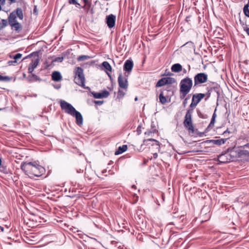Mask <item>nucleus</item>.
<instances>
[{"label":"nucleus","instance_id":"obj_52","mask_svg":"<svg viewBox=\"0 0 249 249\" xmlns=\"http://www.w3.org/2000/svg\"><path fill=\"white\" fill-rule=\"evenodd\" d=\"M77 172L78 173H81V172H83V170H81V169H80V170H78V171L77 170Z\"/></svg>","mask_w":249,"mask_h":249},{"label":"nucleus","instance_id":"obj_62","mask_svg":"<svg viewBox=\"0 0 249 249\" xmlns=\"http://www.w3.org/2000/svg\"><path fill=\"white\" fill-rule=\"evenodd\" d=\"M1 109V108H0V110Z\"/></svg>","mask_w":249,"mask_h":249},{"label":"nucleus","instance_id":"obj_28","mask_svg":"<svg viewBox=\"0 0 249 249\" xmlns=\"http://www.w3.org/2000/svg\"><path fill=\"white\" fill-rule=\"evenodd\" d=\"M102 65L107 70L111 71L112 70L111 67L109 63L107 61H104L102 63Z\"/></svg>","mask_w":249,"mask_h":249},{"label":"nucleus","instance_id":"obj_59","mask_svg":"<svg viewBox=\"0 0 249 249\" xmlns=\"http://www.w3.org/2000/svg\"><path fill=\"white\" fill-rule=\"evenodd\" d=\"M108 75L109 77L110 78H111V76H110V75L109 74H108Z\"/></svg>","mask_w":249,"mask_h":249},{"label":"nucleus","instance_id":"obj_42","mask_svg":"<svg viewBox=\"0 0 249 249\" xmlns=\"http://www.w3.org/2000/svg\"><path fill=\"white\" fill-rule=\"evenodd\" d=\"M54 88L56 89H59L61 88V85L60 84H57L56 85L53 86Z\"/></svg>","mask_w":249,"mask_h":249},{"label":"nucleus","instance_id":"obj_22","mask_svg":"<svg viewBox=\"0 0 249 249\" xmlns=\"http://www.w3.org/2000/svg\"><path fill=\"white\" fill-rule=\"evenodd\" d=\"M127 149V145H123L122 146H120L118 149L115 151V155H118L125 152Z\"/></svg>","mask_w":249,"mask_h":249},{"label":"nucleus","instance_id":"obj_10","mask_svg":"<svg viewBox=\"0 0 249 249\" xmlns=\"http://www.w3.org/2000/svg\"><path fill=\"white\" fill-rule=\"evenodd\" d=\"M84 4L81 5L80 4V7H77V8L83 9L86 14H90L93 15L94 13V11L93 7H91V3L89 0H82Z\"/></svg>","mask_w":249,"mask_h":249},{"label":"nucleus","instance_id":"obj_40","mask_svg":"<svg viewBox=\"0 0 249 249\" xmlns=\"http://www.w3.org/2000/svg\"><path fill=\"white\" fill-rule=\"evenodd\" d=\"M151 129H153L154 128H156V123H155L154 122H152L151 124Z\"/></svg>","mask_w":249,"mask_h":249},{"label":"nucleus","instance_id":"obj_37","mask_svg":"<svg viewBox=\"0 0 249 249\" xmlns=\"http://www.w3.org/2000/svg\"><path fill=\"white\" fill-rule=\"evenodd\" d=\"M184 99V100L183 102V105L184 107H185L186 105L187 104L188 100L189 99V97H187L186 98L185 97Z\"/></svg>","mask_w":249,"mask_h":249},{"label":"nucleus","instance_id":"obj_23","mask_svg":"<svg viewBox=\"0 0 249 249\" xmlns=\"http://www.w3.org/2000/svg\"><path fill=\"white\" fill-rule=\"evenodd\" d=\"M228 139L229 138L226 139H220L218 140H211V142L215 144L220 145L221 144H224Z\"/></svg>","mask_w":249,"mask_h":249},{"label":"nucleus","instance_id":"obj_32","mask_svg":"<svg viewBox=\"0 0 249 249\" xmlns=\"http://www.w3.org/2000/svg\"><path fill=\"white\" fill-rule=\"evenodd\" d=\"M89 58H90V57L89 56L83 55L79 56L78 57L77 60H78V61H84V60L89 59Z\"/></svg>","mask_w":249,"mask_h":249},{"label":"nucleus","instance_id":"obj_47","mask_svg":"<svg viewBox=\"0 0 249 249\" xmlns=\"http://www.w3.org/2000/svg\"><path fill=\"white\" fill-rule=\"evenodd\" d=\"M5 2V0H0V4L3 5L4 4Z\"/></svg>","mask_w":249,"mask_h":249},{"label":"nucleus","instance_id":"obj_14","mask_svg":"<svg viewBox=\"0 0 249 249\" xmlns=\"http://www.w3.org/2000/svg\"><path fill=\"white\" fill-rule=\"evenodd\" d=\"M171 84V78L168 77H163L161 78L160 80L158 81L156 84L157 87H162L163 86H164L166 84L168 85V87L169 86V84ZM171 87V86H170Z\"/></svg>","mask_w":249,"mask_h":249},{"label":"nucleus","instance_id":"obj_60","mask_svg":"<svg viewBox=\"0 0 249 249\" xmlns=\"http://www.w3.org/2000/svg\"><path fill=\"white\" fill-rule=\"evenodd\" d=\"M157 156V154H155L154 155V156Z\"/></svg>","mask_w":249,"mask_h":249},{"label":"nucleus","instance_id":"obj_54","mask_svg":"<svg viewBox=\"0 0 249 249\" xmlns=\"http://www.w3.org/2000/svg\"><path fill=\"white\" fill-rule=\"evenodd\" d=\"M34 12H36V7L34 8Z\"/></svg>","mask_w":249,"mask_h":249},{"label":"nucleus","instance_id":"obj_41","mask_svg":"<svg viewBox=\"0 0 249 249\" xmlns=\"http://www.w3.org/2000/svg\"><path fill=\"white\" fill-rule=\"evenodd\" d=\"M230 133H231V132L228 129H227L226 130H225L223 134L225 135V136H226V135L227 134H230Z\"/></svg>","mask_w":249,"mask_h":249},{"label":"nucleus","instance_id":"obj_43","mask_svg":"<svg viewBox=\"0 0 249 249\" xmlns=\"http://www.w3.org/2000/svg\"><path fill=\"white\" fill-rule=\"evenodd\" d=\"M242 152L244 155H249V152L247 150H243L242 151Z\"/></svg>","mask_w":249,"mask_h":249},{"label":"nucleus","instance_id":"obj_46","mask_svg":"<svg viewBox=\"0 0 249 249\" xmlns=\"http://www.w3.org/2000/svg\"><path fill=\"white\" fill-rule=\"evenodd\" d=\"M244 30L247 32V34L249 35V28L247 27L246 28H245Z\"/></svg>","mask_w":249,"mask_h":249},{"label":"nucleus","instance_id":"obj_29","mask_svg":"<svg viewBox=\"0 0 249 249\" xmlns=\"http://www.w3.org/2000/svg\"><path fill=\"white\" fill-rule=\"evenodd\" d=\"M22 54L20 53H18L16 54L15 55L10 54L9 57L10 58L13 59L17 61V60L20 59L22 57Z\"/></svg>","mask_w":249,"mask_h":249},{"label":"nucleus","instance_id":"obj_26","mask_svg":"<svg viewBox=\"0 0 249 249\" xmlns=\"http://www.w3.org/2000/svg\"><path fill=\"white\" fill-rule=\"evenodd\" d=\"M216 109L215 108L214 113H213L211 122L208 126L209 127H213L214 126L215 123V120L216 117Z\"/></svg>","mask_w":249,"mask_h":249},{"label":"nucleus","instance_id":"obj_19","mask_svg":"<svg viewBox=\"0 0 249 249\" xmlns=\"http://www.w3.org/2000/svg\"><path fill=\"white\" fill-rule=\"evenodd\" d=\"M12 29L15 30L17 33H19L22 30V25L19 22H17L10 25Z\"/></svg>","mask_w":249,"mask_h":249},{"label":"nucleus","instance_id":"obj_20","mask_svg":"<svg viewBox=\"0 0 249 249\" xmlns=\"http://www.w3.org/2000/svg\"><path fill=\"white\" fill-rule=\"evenodd\" d=\"M52 78L54 81H59L61 80L62 77L59 71H55L52 73Z\"/></svg>","mask_w":249,"mask_h":249},{"label":"nucleus","instance_id":"obj_35","mask_svg":"<svg viewBox=\"0 0 249 249\" xmlns=\"http://www.w3.org/2000/svg\"><path fill=\"white\" fill-rule=\"evenodd\" d=\"M64 60V57L61 56V57H55L53 60V62H61Z\"/></svg>","mask_w":249,"mask_h":249},{"label":"nucleus","instance_id":"obj_57","mask_svg":"<svg viewBox=\"0 0 249 249\" xmlns=\"http://www.w3.org/2000/svg\"><path fill=\"white\" fill-rule=\"evenodd\" d=\"M172 225H175L174 222H172Z\"/></svg>","mask_w":249,"mask_h":249},{"label":"nucleus","instance_id":"obj_7","mask_svg":"<svg viewBox=\"0 0 249 249\" xmlns=\"http://www.w3.org/2000/svg\"><path fill=\"white\" fill-rule=\"evenodd\" d=\"M206 94L201 93L193 94L192 96V102L189 106V109H192L193 111H194V109L196 108L198 104L206 96Z\"/></svg>","mask_w":249,"mask_h":249},{"label":"nucleus","instance_id":"obj_34","mask_svg":"<svg viewBox=\"0 0 249 249\" xmlns=\"http://www.w3.org/2000/svg\"><path fill=\"white\" fill-rule=\"evenodd\" d=\"M125 94V93L122 90L119 89L118 91L117 98H122Z\"/></svg>","mask_w":249,"mask_h":249},{"label":"nucleus","instance_id":"obj_15","mask_svg":"<svg viewBox=\"0 0 249 249\" xmlns=\"http://www.w3.org/2000/svg\"><path fill=\"white\" fill-rule=\"evenodd\" d=\"M93 96L96 99H101L103 98H107L108 96L109 93L106 90L103 91L102 92H95L92 91L91 92Z\"/></svg>","mask_w":249,"mask_h":249},{"label":"nucleus","instance_id":"obj_17","mask_svg":"<svg viewBox=\"0 0 249 249\" xmlns=\"http://www.w3.org/2000/svg\"><path fill=\"white\" fill-rule=\"evenodd\" d=\"M27 80L29 82H34L35 81H41V79L38 76L34 73H31L27 77Z\"/></svg>","mask_w":249,"mask_h":249},{"label":"nucleus","instance_id":"obj_13","mask_svg":"<svg viewBox=\"0 0 249 249\" xmlns=\"http://www.w3.org/2000/svg\"><path fill=\"white\" fill-rule=\"evenodd\" d=\"M133 67V61L131 59L127 60L124 65V71L127 72V75H129L131 72Z\"/></svg>","mask_w":249,"mask_h":249},{"label":"nucleus","instance_id":"obj_51","mask_svg":"<svg viewBox=\"0 0 249 249\" xmlns=\"http://www.w3.org/2000/svg\"><path fill=\"white\" fill-rule=\"evenodd\" d=\"M244 146L247 147L249 148V142L248 143L245 144Z\"/></svg>","mask_w":249,"mask_h":249},{"label":"nucleus","instance_id":"obj_44","mask_svg":"<svg viewBox=\"0 0 249 249\" xmlns=\"http://www.w3.org/2000/svg\"><path fill=\"white\" fill-rule=\"evenodd\" d=\"M206 96H207V98L205 99V100H206L208 98H209L210 96V92H209V91H208L206 94Z\"/></svg>","mask_w":249,"mask_h":249},{"label":"nucleus","instance_id":"obj_1","mask_svg":"<svg viewBox=\"0 0 249 249\" xmlns=\"http://www.w3.org/2000/svg\"><path fill=\"white\" fill-rule=\"evenodd\" d=\"M20 168L25 174L30 178H33L34 177H39L46 172L45 168L36 161L22 162L21 164Z\"/></svg>","mask_w":249,"mask_h":249},{"label":"nucleus","instance_id":"obj_58","mask_svg":"<svg viewBox=\"0 0 249 249\" xmlns=\"http://www.w3.org/2000/svg\"><path fill=\"white\" fill-rule=\"evenodd\" d=\"M26 76L25 74H23V77H25Z\"/></svg>","mask_w":249,"mask_h":249},{"label":"nucleus","instance_id":"obj_53","mask_svg":"<svg viewBox=\"0 0 249 249\" xmlns=\"http://www.w3.org/2000/svg\"><path fill=\"white\" fill-rule=\"evenodd\" d=\"M137 100H138V97H136L135 98V101H137Z\"/></svg>","mask_w":249,"mask_h":249},{"label":"nucleus","instance_id":"obj_31","mask_svg":"<svg viewBox=\"0 0 249 249\" xmlns=\"http://www.w3.org/2000/svg\"><path fill=\"white\" fill-rule=\"evenodd\" d=\"M8 25V22L6 19H2L0 22V30L5 28Z\"/></svg>","mask_w":249,"mask_h":249},{"label":"nucleus","instance_id":"obj_56","mask_svg":"<svg viewBox=\"0 0 249 249\" xmlns=\"http://www.w3.org/2000/svg\"><path fill=\"white\" fill-rule=\"evenodd\" d=\"M106 172V170H103V173H105Z\"/></svg>","mask_w":249,"mask_h":249},{"label":"nucleus","instance_id":"obj_16","mask_svg":"<svg viewBox=\"0 0 249 249\" xmlns=\"http://www.w3.org/2000/svg\"><path fill=\"white\" fill-rule=\"evenodd\" d=\"M72 116L75 118L76 123L77 125L79 126L82 125L83 123V119L82 115L80 112L76 111V112H75Z\"/></svg>","mask_w":249,"mask_h":249},{"label":"nucleus","instance_id":"obj_25","mask_svg":"<svg viewBox=\"0 0 249 249\" xmlns=\"http://www.w3.org/2000/svg\"><path fill=\"white\" fill-rule=\"evenodd\" d=\"M218 161L220 163H227L228 162V159L225 154H222L218 157Z\"/></svg>","mask_w":249,"mask_h":249},{"label":"nucleus","instance_id":"obj_21","mask_svg":"<svg viewBox=\"0 0 249 249\" xmlns=\"http://www.w3.org/2000/svg\"><path fill=\"white\" fill-rule=\"evenodd\" d=\"M182 70V66L178 63L172 65V71L175 72H180Z\"/></svg>","mask_w":249,"mask_h":249},{"label":"nucleus","instance_id":"obj_4","mask_svg":"<svg viewBox=\"0 0 249 249\" xmlns=\"http://www.w3.org/2000/svg\"><path fill=\"white\" fill-rule=\"evenodd\" d=\"M74 82L78 85L85 88L88 89L89 87H85V78L83 72V70L82 68L76 67L74 71Z\"/></svg>","mask_w":249,"mask_h":249},{"label":"nucleus","instance_id":"obj_30","mask_svg":"<svg viewBox=\"0 0 249 249\" xmlns=\"http://www.w3.org/2000/svg\"><path fill=\"white\" fill-rule=\"evenodd\" d=\"M157 132V130L156 128H154L153 129H151V128L150 129H147L144 133L145 135L149 136H151L152 134L156 133Z\"/></svg>","mask_w":249,"mask_h":249},{"label":"nucleus","instance_id":"obj_3","mask_svg":"<svg viewBox=\"0 0 249 249\" xmlns=\"http://www.w3.org/2000/svg\"><path fill=\"white\" fill-rule=\"evenodd\" d=\"M193 112L192 109H188L187 110L183 123L185 128L189 132L192 133L195 132V127L193 123L192 117Z\"/></svg>","mask_w":249,"mask_h":249},{"label":"nucleus","instance_id":"obj_45","mask_svg":"<svg viewBox=\"0 0 249 249\" xmlns=\"http://www.w3.org/2000/svg\"><path fill=\"white\" fill-rule=\"evenodd\" d=\"M148 140L155 142L156 143H157V145H159V142L157 141H156L154 139H148Z\"/></svg>","mask_w":249,"mask_h":249},{"label":"nucleus","instance_id":"obj_18","mask_svg":"<svg viewBox=\"0 0 249 249\" xmlns=\"http://www.w3.org/2000/svg\"><path fill=\"white\" fill-rule=\"evenodd\" d=\"M17 22L18 21L17 20L16 14H15V11H13L10 13L8 17V23L10 25Z\"/></svg>","mask_w":249,"mask_h":249},{"label":"nucleus","instance_id":"obj_11","mask_svg":"<svg viewBox=\"0 0 249 249\" xmlns=\"http://www.w3.org/2000/svg\"><path fill=\"white\" fill-rule=\"evenodd\" d=\"M171 89V88L169 86L168 89H163L161 91L159 98L160 101L162 104H165L167 102V98H169V95H167V93L169 91H170Z\"/></svg>","mask_w":249,"mask_h":249},{"label":"nucleus","instance_id":"obj_24","mask_svg":"<svg viewBox=\"0 0 249 249\" xmlns=\"http://www.w3.org/2000/svg\"><path fill=\"white\" fill-rule=\"evenodd\" d=\"M15 11L16 17L17 16L20 19L22 20L23 18L22 10L20 8H18Z\"/></svg>","mask_w":249,"mask_h":249},{"label":"nucleus","instance_id":"obj_27","mask_svg":"<svg viewBox=\"0 0 249 249\" xmlns=\"http://www.w3.org/2000/svg\"><path fill=\"white\" fill-rule=\"evenodd\" d=\"M249 0H248V3L245 5L244 8H243V12L245 14V15L249 18Z\"/></svg>","mask_w":249,"mask_h":249},{"label":"nucleus","instance_id":"obj_8","mask_svg":"<svg viewBox=\"0 0 249 249\" xmlns=\"http://www.w3.org/2000/svg\"><path fill=\"white\" fill-rule=\"evenodd\" d=\"M208 80V75L204 72L198 73L194 76V87L206 82Z\"/></svg>","mask_w":249,"mask_h":249},{"label":"nucleus","instance_id":"obj_2","mask_svg":"<svg viewBox=\"0 0 249 249\" xmlns=\"http://www.w3.org/2000/svg\"><path fill=\"white\" fill-rule=\"evenodd\" d=\"M193 80L191 78L186 77L182 79L179 83L180 98L183 99L189 93L193 87Z\"/></svg>","mask_w":249,"mask_h":249},{"label":"nucleus","instance_id":"obj_38","mask_svg":"<svg viewBox=\"0 0 249 249\" xmlns=\"http://www.w3.org/2000/svg\"><path fill=\"white\" fill-rule=\"evenodd\" d=\"M142 127L140 125L138 126L137 128V133L138 135H140L141 132H142Z\"/></svg>","mask_w":249,"mask_h":249},{"label":"nucleus","instance_id":"obj_12","mask_svg":"<svg viewBox=\"0 0 249 249\" xmlns=\"http://www.w3.org/2000/svg\"><path fill=\"white\" fill-rule=\"evenodd\" d=\"M116 16L113 14L107 16L106 18V23L109 28H113L115 24Z\"/></svg>","mask_w":249,"mask_h":249},{"label":"nucleus","instance_id":"obj_9","mask_svg":"<svg viewBox=\"0 0 249 249\" xmlns=\"http://www.w3.org/2000/svg\"><path fill=\"white\" fill-rule=\"evenodd\" d=\"M128 76V75H126V73L124 76H123L122 73H120L118 79L119 87L125 90L128 88V84L127 78Z\"/></svg>","mask_w":249,"mask_h":249},{"label":"nucleus","instance_id":"obj_50","mask_svg":"<svg viewBox=\"0 0 249 249\" xmlns=\"http://www.w3.org/2000/svg\"><path fill=\"white\" fill-rule=\"evenodd\" d=\"M132 188L133 189H136V185H133L132 186Z\"/></svg>","mask_w":249,"mask_h":249},{"label":"nucleus","instance_id":"obj_61","mask_svg":"<svg viewBox=\"0 0 249 249\" xmlns=\"http://www.w3.org/2000/svg\"><path fill=\"white\" fill-rule=\"evenodd\" d=\"M157 156V154H155L154 155V156Z\"/></svg>","mask_w":249,"mask_h":249},{"label":"nucleus","instance_id":"obj_36","mask_svg":"<svg viewBox=\"0 0 249 249\" xmlns=\"http://www.w3.org/2000/svg\"><path fill=\"white\" fill-rule=\"evenodd\" d=\"M17 63V61L15 60H9L7 62V64L9 66L11 65H15V64Z\"/></svg>","mask_w":249,"mask_h":249},{"label":"nucleus","instance_id":"obj_39","mask_svg":"<svg viewBox=\"0 0 249 249\" xmlns=\"http://www.w3.org/2000/svg\"><path fill=\"white\" fill-rule=\"evenodd\" d=\"M94 103L98 105H102L103 104V101H94Z\"/></svg>","mask_w":249,"mask_h":249},{"label":"nucleus","instance_id":"obj_48","mask_svg":"<svg viewBox=\"0 0 249 249\" xmlns=\"http://www.w3.org/2000/svg\"><path fill=\"white\" fill-rule=\"evenodd\" d=\"M161 198H162V201H164L165 196H164V194L163 193L161 194Z\"/></svg>","mask_w":249,"mask_h":249},{"label":"nucleus","instance_id":"obj_5","mask_svg":"<svg viewBox=\"0 0 249 249\" xmlns=\"http://www.w3.org/2000/svg\"><path fill=\"white\" fill-rule=\"evenodd\" d=\"M32 56L34 57V59L32 60L31 63L29 64V66L28 69V73H32L34 69L36 68L38 65L40 59L39 56V52H35L30 53L28 56L24 58L23 60Z\"/></svg>","mask_w":249,"mask_h":249},{"label":"nucleus","instance_id":"obj_49","mask_svg":"<svg viewBox=\"0 0 249 249\" xmlns=\"http://www.w3.org/2000/svg\"><path fill=\"white\" fill-rule=\"evenodd\" d=\"M3 230H4L3 227H2V226H0V232L3 231Z\"/></svg>","mask_w":249,"mask_h":249},{"label":"nucleus","instance_id":"obj_55","mask_svg":"<svg viewBox=\"0 0 249 249\" xmlns=\"http://www.w3.org/2000/svg\"><path fill=\"white\" fill-rule=\"evenodd\" d=\"M1 159L0 158V166L1 165Z\"/></svg>","mask_w":249,"mask_h":249},{"label":"nucleus","instance_id":"obj_33","mask_svg":"<svg viewBox=\"0 0 249 249\" xmlns=\"http://www.w3.org/2000/svg\"><path fill=\"white\" fill-rule=\"evenodd\" d=\"M11 78L7 76H2L0 75V81H9Z\"/></svg>","mask_w":249,"mask_h":249},{"label":"nucleus","instance_id":"obj_6","mask_svg":"<svg viewBox=\"0 0 249 249\" xmlns=\"http://www.w3.org/2000/svg\"><path fill=\"white\" fill-rule=\"evenodd\" d=\"M60 105L61 109L64 110L65 113L72 116L77 111L75 108L70 103L64 100H61Z\"/></svg>","mask_w":249,"mask_h":249}]
</instances>
